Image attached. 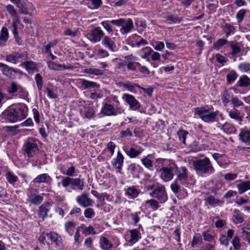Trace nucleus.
<instances>
[{"label": "nucleus", "instance_id": "1", "mask_svg": "<svg viewBox=\"0 0 250 250\" xmlns=\"http://www.w3.org/2000/svg\"><path fill=\"white\" fill-rule=\"evenodd\" d=\"M194 114L205 122L213 123L215 121L218 111H214L211 107H198L195 109Z\"/></svg>", "mask_w": 250, "mask_h": 250}, {"label": "nucleus", "instance_id": "2", "mask_svg": "<svg viewBox=\"0 0 250 250\" xmlns=\"http://www.w3.org/2000/svg\"><path fill=\"white\" fill-rule=\"evenodd\" d=\"M112 99L115 101L114 106L110 104H105L102 107L100 113L104 116H116L124 112V109L120 105V102L118 101L117 96H114Z\"/></svg>", "mask_w": 250, "mask_h": 250}, {"label": "nucleus", "instance_id": "3", "mask_svg": "<svg viewBox=\"0 0 250 250\" xmlns=\"http://www.w3.org/2000/svg\"><path fill=\"white\" fill-rule=\"evenodd\" d=\"M163 163L166 167L161 169V178L164 182H168L173 179V171L177 168V165L172 160H165Z\"/></svg>", "mask_w": 250, "mask_h": 250}, {"label": "nucleus", "instance_id": "4", "mask_svg": "<svg viewBox=\"0 0 250 250\" xmlns=\"http://www.w3.org/2000/svg\"><path fill=\"white\" fill-rule=\"evenodd\" d=\"M62 185L66 191L71 192V190L68 188L69 186H71V188L73 190L79 189L82 190L84 187V182L83 179L80 178L64 177L62 178Z\"/></svg>", "mask_w": 250, "mask_h": 250}, {"label": "nucleus", "instance_id": "5", "mask_svg": "<svg viewBox=\"0 0 250 250\" xmlns=\"http://www.w3.org/2000/svg\"><path fill=\"white\" fill-rule=\"evenodd\" d=\"M193 165L194 169L198 172L211 173L214 171V168L208 158L194 160L193 162Z\"/></svg>", "mask_w": 250, "mask_h": 250}, {"label": "nucleus", "instance_id": "6", "mask_svg": "<svg viewBox=\"0 0 250 250\" xmlns=\"http://www.w3.org/2000/svg\"><path fill=\"white\" fill-rule=\"evenodd\" d=\"M250 89V79L245 75H242L232 88L235 93L243 94Z\"/></svg>", "mask_w": 250, "mask_h": 250}, {"label": "nucleus", "instance_id": "7", "mask_svg": "<svg viewBox=\"0 0 250 250\" xmlns=\"http://www.w3.org/2000/svg\"><path fill=\"white\" fill-rule=\"evenodd\" d=\"M175 170L177 171V175L176 181H179L183 185L194 183V179H192V177L188 175V170L185 167L178 168L177 166Z\"/></svg>", "mask_w": 250, "mask_h": 250}, {"label": "nucleus", "instance_id": "8", "mask_svg": "<svg viewBox=\"0 0 250 250\" xmlns=\"http://www.w3.org/2000/svg\"><path fill=\"white\" fill-rule=\"evenodd\" d=\"M152 198H156L161 203H164L167 200V196L165 187L161 185L150 193Z\"/></svg>", "mask_w": 250, "mask_h": 250}, {"label": "nucleus", "instance_id": "9", "mask_svg": "<svg viewBox=\"0 0 250 250\" xmlns=\"http://www.w3.org/2000/svg\"><path fill=\"white\" fill-rule=\"evenodd\" d=\"M24 147L25 151L29 157H34L38 153V145L32 139H28L25 142Z\"/></svg>", "mask_w": 250, "mask_h": 250}, {"label": "nucleus", "instance_id": "10", "mask_svg": "<svg viewBox=\"0 0 250 250\" xmlns=\"http://www.w3.org/2000/svg\"><path fill=\"white\" fill-rule=\"evenodd\" d=\"M122 99L129 105L131 110L135 111L140 109L141 104L133 95L129 94H124Z\"/></svg>", "mask_w": 250, "mask_h": 250}, {"label": "nucleus", "instance_id": "11", "mask_svg": "<svg viewBox=\"0 0 250 250\" xmlns=\"http://www.w3.org/2000/svg\"><path fill=\"white\" fill-rule=\"evenodd\" d=\"M124 162V157L121 152L119 150L117 153L116 157L111 160V164L114 168L117 169V171L121 173Z\"/></svg>", "mask_w": 250, "mask_h": 250}, {"label": "nucleus", "instance_id": "12", "mask_svg": "<svg viewBox=\"0 0 250 250\" xmlns=\"http://www.w3.org/2000/svg\"><path fill=\"white\" fill-rule=\"evenodd\" d=\"M205 201L206 205L210 207H215L222 204L223 202L219 199L215 194L207 193L205 196Z\"/></svg>", "mask_w": 250, "mask_h": 250}, {"label": "nucleus", "instance_id": "13", "mask_svg": "<svg viewBox=\"0 0 250 250\" xmlns=\"http://www.w3.org/2000/svg\"><path fill=\"white\" fill-rule=\"evenodd\" d=\"M104 33L100 27H96L87 35V38L93 43L99 42Z\"/></svg>", "mask_w": 250, "mask_h": 250}, {"label": "nucleus", "instance_id": "14", "mask_svg": "<svg viewBox=\"0 0 250 250\" xmlns=\"http://www.w3.org/2000/svg\"><path fill=\"white\" fill-rule=\"evenodd\" d=\"M20 121L24 119L28 115V107L25 104H21L13 108Z\"/></svg>", "mask_w": 250, "mask_h": 250}, {"label": "nucleus", "instance_id": "15", "mask_svg": "<svg viewBox=\"0 0 250 250\" xmlns=\"http://www.w3.org/2000/svg\"><path fill=\"white\" fill-rule=\"evenodd\" d=\"M140 192L138 187L134 186L126 187L125 189V194L129 199L136 198Z\"/></svg>", "mask_w": 250, "mask_h": 250}, {"label": "nucleus", "instance_id": "16", "mask_svg": "<svg viewBox=\"0 0 250 250\" xmlns=\"http://www.w3.org/2000/svg\"><path fill=\"white\" fill-rule=\"evenodd\" d=\"M119 86L124 90H127L134 94H138L139 85L135 83L130 82L121 83Z\"/></svg>", "mask_w": 250, "mask_h": 250}, {"label": "nucleus", "instance_id": "17", "mask_svg": "<svg viewBox=\"0 0 250 250\" xmlns=\"http://www.w3.org/2000/svg\"><path fill=\"white\" fill-rule=\"evenodd\" d=\"M80 113L83 117L90 119L94 117L95 111L92 106L85 105L81 108Z\"/></svg>", "mask_w": 250, "mask_h": 250}, {"label": "nucleus", "instance_id": "18", "mask_svg": "<svg viewBox=\"0 0 250 250\" xmlns=\"http://www.w3.org/2000/svg\"><path fill=\"white\" fill-rule=\"evenodd\" d=\"M126 154L130 158H135L141 155L144 149L141 147H133L124 149Z\"/></svg>", "mask_w": 250, "mask_h": 250}, {"label": "nucleus", "instance_id": "19", "mask_svg": "<svg viewBox=\"0 0 250 250\" xmlns=\"http://www.w3.org/2000/svg\"><path fill=\"white\" fill-rule=\"evenodd\" d=\"M140 166L135 163L129 165L127 168V172L129 176L133 178H138L140 171Z\"/></svg>", "mask_w": 250, "mask_h": 250}, {"label": "nucleus", "instance_id": "20", "mask_svg": "<svg viewBox=\"0 0 250 250\" xmlns=\"http://www.w3.org/2000/svg\"><path fill=\"white\" fill-rule=\"evenodd\" d=\"M122 28L120 30L123 34L129 33L133 28V23L130 19H124L121 25Z\"/></svg>", "mask_w": 250, "mask_h": 250}, {"label": "nucleus", "instance_id": "21", "mask_svg": "<svg viewBox=\"0 0 250 250\" xmlns=\"http://www.w3.org/2000/svg\"><path fill=\"white\" fill-rule=\"evenodd\" d=\"M76 200L80 206L84 208L90 206L92 205L91 200L87 197L86 194L78 196Z\"/></svg>", "mask_w": 250, "mask_h": 250}, {"label": "nucleus", "instance_id": "22", "mask_svg": "<svg viewBox=\"0 0 250 250\" xmlns=\"http://www.w3.org/2000/svg\"><path fill=\"white\" fill-rule=\"evenodd\" d=\"M43 200V197L36 193L30 192L28 194L27 201L32 204L38 205Z\"/></svg>", "mask_w": 250, "mask_h": 250}, {"label": "nucleus", "instance_id": "23", "mask_svg": "<svg viewBox=\"0 0 250 250\" xmlns=\"http://www.w3.org/2000/svg\"><path fill=\"white\" fill-rule=\"evenodd\" d=\"M48 67L50 69L54 70H62L65 69H72V67L64 64H57L52 61H48L47 62Z\"/></svg>", "mask_w": 250, "mask_h": 250}, {"label": "nucleus", "instance_id": "24", "mask_svg": "<svg viewBox=\"0 0 250 250\" xmlns=\"http://www.w3.org/2000/svg\"><path fill=\"white\" fill-rule=\"evenodd\" d=\"M82 88L83 89H90L92 88H99L100 85L97 83L86 80L85 79H80L79 82Z\"/></svg>", "mask_w": 250, "mask_h": 250}, {"label": "nucleus", "instance_id": "25", "mask_svg": "<svg viewBox=\"0 0 250 250\" xmlns=\"http://www.w3.org/2000/svg\"><path fill=\"white\" fill-rule=\"evenodd\" d=\"M130 238L128 240L129 245H133L141 238V233L138 229H133L129 231Z\"/></svg>", "mask_w": 250, "mask_h": 250}, {"label": "nucleus", "instance_id": "26", "mask_svg": "<svg viewBox=\"0 0 250 250\" xmlns=\"http://www.w3.org/2000/svg\"><path fill=\"white\" fill-rule=\"evenodd\" d=\"M52 182L51 177L47 173L40 174L33 180V182L36 183H44L50 184Z\"/></svg>", "mask_w": 250, "mask_h": 250}, {"label": "nucleus", "instance_id": "27", "mask_svg": "<svg viewBox=\"0 0 250 250\" xmlns=\"http://www.w3.org/2000/svg\"><path fill=\"white\" fill-rule=\"evenodd\" d=\"M49 239L51 243L55 244L56 246H60L62 242V237L54 231L49 232Z\"/></svg>", "mask_w": 250, "mask_h": 250}, {"label": "nucleus", "instance_id": "28", "mask_svg": "<svg viewBox=\"0 0 250 250\" xmlns=\"http://www.w3.org/2000/svg\"><path fill=\"white\" fill-rule=\"evenodd\" d=\"M239 194H242L250 189V181H239L237 185Z\"/></svg>", "mask_w": 250, "mask_h": 250}, {"label": "nucleus", "instance_id": "29", "mask_svg": "<svg viewBox=\"0 0 250 250\" xmlns=\"http://www.w3.org/2000/svg\"><path fill=\"white\" fill-rule=\"evenodd\" d=\"M102 44L112 52H116L117 50L115 42L108 37L104 38V40L102 41Z\"/></svg>", "mask_w": 250, "mask_h": 250}, {"label": "nucleus", "instance_id": "30", "mask_svg": "<svg viewBox=\"0 0 250 250\" xmlns=\"http://www.w3.org/2000/svg\"><path fill=\"white\" fill-rule=\"evenodd\" d=\"M99 244L101 248L104 250H109L113 247V244L104 236L100 237Z\"/></svg>", "mask_w": 250, "mask_h": 250}, {"label": "nucleus", "instance_id": "31", "mask_svg": "<svg viewBox=\"0 0 250 250\" xmlns=\"http://www.w3.org/2000/svg\"><path fill=\"white\" fill-rule=\"evenodd\" d=\"M152 52H153L152 49L149 46H146L143 48L139 51V55L142 58L146 59V61L149 62V57Z\"/></svg>", "mask_w": 250, "mask_h": 250}, {"label": "nucleus", "instance_id": "32", "mask_svg": "<svg viewBox=\"0 0 250 250\" xmlns=\"http://www.w3.org/2000/svg\"><path fill=\"white\" fill-rule=\"evenodd\" d=\"M21 65L24 67L28 73L37 70V64L31 61L24 62Z\"/></svg>", "mask_w": 250, "mask_h": 250}, {"label": "nucleus", "instance_id": "33", "mask_svg": "<svg viewBox=\"0 0 250 250\" xmlns=\"http://www.w3.org/2000/svg\"><path fill=\"white\" fill-rule=\"evenodd\" d=\"M9 38V33L6 27H2L0 31V45H4Z\"/></svg>", "mask_w": 250, "mask_h": 250}, {"label": "nucleus", "instance_id": "34", "mask_svg": "<svg viewBox=\"0 0 250 250\" xmlns=\"http://www.w3.org/2000/svg\"><path fill=\"white\" fill-rule=\"evenodd\" d=\"M239 136L243 143L250 144V130L241 129Z\"/></svg>", "mask_w": 250, "mask_h": 250}, {"label": "nucleus", "instance_id": "35", "mask_svg": "<svg viewBox=\"0 0 250 250\" xmlns=\"http://www.w3.org/2000/svg\"><path fill=\"white\" fill-rule=\"evenodd\" d=\"M49 204L42 205L39 208V216L40 218L44 219L48 215V213L50 210Z\"/></svg>", "mask_w": 250, "mask_h": 250}, {"label": "nucleus", "instance_id": "36", "mask_svg": "<svg viewBox=\"0 0 250 250\" xmlns=\"http://www.w3.org/2000/svg\"><path fill=\"white\" fill-rule=\"evenodd\" d=\"M77 223L73 221L66 222L64 224V229L65 231L70 235L72 236L74 234Z\"/></svg>", "mask_w": 250, "mask_h": 250}, {"label": "nucleus", "instance_id": "37", "mask_svg": "<svg viewBox=\"0 0 250 250\" xmlns=\"http://www.w3.org/2000/svg\"><path fill=\"white\" fill-rule=\"evenodd\" d=\"M79 227L81 229L82 233L85 235L95 234L97 233L94 228L91 226L86 227L84 224H82Z\"/></svg>", "mask_w": 250, "mask_h": 250}, {"label": "nucleus", "instance_id": "38", "mask_svg": "<svg viewBox=\"0 0 250 250\" xmlns=\"http://www.w3.org/2000/svg\"><path fill=\"white\" fill-rule=\"evenodd\" d=\"M63 35L66 36H70L73 38L79 37L81 35L80 28H76L72 30L70 28H66L63 32Z\"/></svg>", "mask_w": 250, "mask_h": 250}, {"label": "nucleus", "instance_id": "39", "mask_svg": "<svg viewBox=\"0 0 250 250\" xmlns=\"http://www.w3.org/2000/svg\"><path fill=\"white\" fill-rule=\"evenodd\" d=\"M229 116L233 119L238 121H241L243 119V116L239 111L235 108H233L229 111Z\"/></svg>", "mask_w": 250, "mask_h": 250}, {"label": "nucleus", "instance_id": "40", "mask_svg": "<svg viewBox=\"0 0 250 250\" xmlns=\"http://www.w3.org/2000/svg\"><path fill=\"white\" fill-rule=\"evenodd\" d=\"M116 146L115 144L112 142H109L107 145L106 148L104 150L103 153H108V155L109 158H111L114 154L115 149Z\"/></svg>", "mask_w": 250, "mask_h": 250}, {"label": "nucleus", "instance_id": "41", "mask_svg": "<svg viewBox=\"0 0 250 250\" xmlns=\"http://www.w3.org/2000/svg\"><path fill=\"white\" fill-rule=\"evenodd\" d=\"M182 21V19L176 16L169 15L166 18L165 22L168 24L179 23Z\"/></svg>", "mask_w": 250, "mask_h": 250}, {"label": "nucleus", "instance_id": "42", "mask_svg": "<svg viewBox=\"0 0 250 250\" xmlns=\"http://www.w3.org/2000/svg\"><path fill=\"white\" fill-rule=\"evenodd\" d=\"M6 119L11 123H15L20 121L17 115L14 111L13 109H11L6 114Z\"/></svg>", "mask_w": 250, "mask_h": 250}, {"label": "nucleus", "instance_id": "43", "mask_svg": "<svg viewBox=\"0 0 250 250\" xmlns=\"http://www.w3.org/2000/svg\"><path fill=\"white\" fill-rule=\"evenodd\" d=\"M46 237L49 239V232H46L45 231L42 232L38 237V241L44 245H47L49 248H50V244L47 242L46 240Z\"/></svg>", "mask_w": 250, "mask_h": 250}, {"label": "nucleus", "instance_id": "44", "mask_svg": "<svg viewBox=\"0 0 250 250\" xmlns=\"http://www.w3.org/2000/svg\"><path fill=\"white\" fill-rule=\"evenodd\" d=\"M232 219L235 224L241 223L244 220L242 215L240 211L238 209H234Z\"/></svg>", "mask_w": 250, "mask_h": 250}, {"label": "nucleus", "instance_id": "45", "mask_svg": "<svg viewBox=\"0 0 250 250\" xmlns=\"http://www.w3.org/2000/svg\"><path fill=\"white\" fill-rule=\"evenodd\" d=\"M221 129L228 134L233 133L235 131L234 126L232 124L227 123L222 125Z\"/></svg>", "mask_w": 250, "mask_h": 250}, {"label": "nucleus", "instance_id": "46", "mask_svg": "<svg viewBox=\"0 0 250 250\" xmlns=\"http://www.w3.org/2000/svg\"><path fill=\"white\" fill-rule=\"evenodd\" d=\"M5 178L8 182L12 185H14L18 179V177L10 171H8L6 174Z\"/></svg>", "mask_w": 250, "mask_h": 250}, {"label": "nucleus", "instance_id": "47", "mask_svg": "<svg viewBox=\"0 0 250 250\" xmlns=\"http://www.w3.org/2000/svg\"><path fill=\"white\" fill-rule=\"evenodd\" d=\"M226 77L228 84H230L235 81L237 75L235 71L231 70L227 74Z\"/></svg>", "mask_w": 250, "mask_h": 250}, {"label": "nucleus", "instance_id": "48", "mask_svg": "<svg viewBox=\"0 0 250 250\" xmlns=\"http://www.w3.org/2000/svg\"><path fill=\"white\" fill-rule=\"evenodd\" d=\"M58 41L56 40H53L52 42H49L47 44L44 45L42 49L43 53H49L51 52V48L53 46L57 45Z\"/></svg>", "mask_w": 250, "mask_h": 250}, {"label": "nucleus", "instance_id": "49", "mask_svg": "<svg viewBox=\"0 0 250 250\" xmlns=\"http://www.w3.org/2000/svg\"><path fill=\"white\" fill-rule=\"evenodd\" d=\"M146 204L148 205L153 211L156 210L160 207L159 202L154 199L146 200Z\"/></svg>", "mask_w": 250, "mask_h": 250}, {"label": "nucleus", "instance_id": "50", "mask_svg": "<svg viewBox=\"0 0 250 250\" xmlns=\"http://www.w3.org/2000/svg\"><path fill=\"white\" fill-rule=\"evenodd\" d=\"M202 242V237L201 234L199 233H197L193 237L191 245L192 247H194L195 245L201 244Z\"/></svg>", "mask_w": 250, "mask_h": 250}, {"label": "nucleus", "instance_id": "51", "mask_svg": "<svg viewBox=\"0 0 250 250\" xmlns=\"http://www.w3.org/2000/svg\"><path fill=\"white\" fill-rule=\"evenodd\" d=\"M202 235L204 240L206 241L211 242L214 240V236L209 230L203 232Z\"/></svg>", "mask_w": 250, "mask_h": 250}, {"label": "nucleus", "instance_id": "52", "mask_svg": "<svg viewBox=\"0 0 250 250\" xmlns=\"http://www.w3.org/2000/svg\"><path fill=\"white\" fill-rule=\"evenodd\" d=\"M154 49L158 51H162L165 48V44L163 42L156 41L151 43Z\"/></svg>", "mask_w": 250, "mask_h": 250}, {"label": "nucleus", "instance_id": "53", "mask_svg": "<svg viewBox=\"0 0 250 250\" xmlns=\"http://www.w3.org/2000/svg\"><path fill=\"white\" fill-rule=\"evenodd\" d=\"M188 133L184 130H180L177 132L179 140L184 145H186V139Z\"/></svg>", "mask_w": 250, "mask_h": 250}, {"label": "nucleus", "instance_id": "54", "mask_svg": "<svg viewBox=\"0 0 250 250\" xmlns=\"http://www.w3.org/2000/svg\"><path fill=\"white\" fill-rule=\"evenodd\" d=\"M85 72L89 74L94 75H102L104 74V71L100 69L96 68H89L85 69Z\"/></svg>", "mask_w": 250, "mask_h": 250}, {"label": "nucleus", "instance_id": "55", "mask_svg": "<svg viewBox=\"0 0 250 250\" xmlns=\"http://www.w3.org/2000/svg\"><path fill=\"white\" fill-rule=\"evenodd\" d=\"M95 55L97 56V58L102 59L108 56L109 54L108 52L103 49H98L95 51Z\"/></svg>", "mask_w": 250, "mask_h": 250}, {"label": "nucleus", "instance_id": "56", "mask_svg": "<svg viewBox=\"0 0 250 250\" xmlns=\"http://www.w3.org/2000/svg\"><path fill=\"white\" fill-rule=\"evenodd\" d=\"M227 43V41L225 39H219L213 44V48L215 50H219L222 47L226 45Z\"/></svg>", "mask_w": 250, "mask_h": 250}, {"label": "nucleus", "instance_id": "57", "mask_svg": "<svg viewBox=\"0 0 250 250\" xmlns=\"http://www.w3.org/2000/svg\"><path fill=\"white\" fill-rule=\"evenodd\" d=\"M153 92V89L151 87L145 88L139 85L138 94L141 95L146 94L151 96Z\"/></svg>", "mask_w": 250, "mask_h": 250}, {"label": "nucleus", "instance_id": "58", "mask_svg": "<svg viewBox=\"0 0 250 250\" xmlns=\"http://www.w3.org/2000/svg\"><path fill=\"white\" fill-rule=\"evenodd\" d=\"M35 79L38 90L39 91H41L43 87V81L42 76L40 74H37L35 76Z\"/></svg>", "mask_w": 250, "mask_h": 250}, {"label": "nucleus", "instance_id": "59", "mask_svg": "<svg viewBox=\"0 0 250 250\" xmlns=\"http://www.w3.org/2000/svg\"><path fill=\"white\" fill-rule=\"evenodd\" d=\"M0 68L4 75L8 77L12 75L13 72L12 69L7 65L3 63V65L1 66Z\"/></svg>", "mask_w": 250, "mask_h": 250}, {"label": "nucleus", "instance_id": "60", "mask_svg": "<svg viewBox=\"0 0 250 250\" xmlns=\"http://www.w3.org/2000/svg\"><path fill=\"white\" fill-rule=\"evenodd\" d=\"M20 58V55L19 54L15 55H9L6 57V61L15 64L18 62V60Z\"/></svg>", "mask_w": 250, "mask_h": 250}, {"label": "nucleus", "instance_id": "61", "mask_svg": "<svg viewBox=\"0 0 250 250\" xmlns=\"http://www.w3.org/2000/svg\"><path fill=\"white\" fill-rule=\"evenodd\" d=\"M46 93L47 96L50 99H56L58 97L57 91L53 88H46Z\"/></svg>", "mask_w": 250, "mask_h": 250}, {"label": "nucleus", "instance_id": "62", "mask_svg": "<svg viewBox=\"0 0 250 250\" xmlns=\"http://www.w3.org/2000/svg\"><path fill=\"white\" fill-rule=\"evenodd\" d=\"M238 68L242 72H248L250 71V64L247 62H242L239 64Z\"/></svg>", "mask_w": 250, "mask_h": 250}, {"label": "nucleus", "instance_id": "63", "mask_svg": "<svg viewBox=\"0 0 250 250\" xmlns=\"http://www.w3.org/2000/svg\"><path fill=\"white\" fill-rule=\"evenodd\" d=\"M143 165L149 169H152L153 167L152 162L147 157H145L141 159Z\"/></svg>", "mask_w": 250, "mask_h": 250}, {"label": "nucleus", "instance_id": "64", "mask_svg": "<svg viewBox=\"0 0 250 250\" xmlns=\"http://www.w3.org/2000/svg\"><path fill=\"white\" fill-rule=\"evenodd\" d=\"M232 244L234 250H240L241 248V243L240 238L237 236L235 237L232 240Z\"/></svg>", "mask_w": 250, "mask_h": 250}]
</instances>
